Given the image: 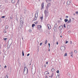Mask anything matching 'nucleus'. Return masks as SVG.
<instances>
[{"label": "nucleus", "mask_w": 78, "mask_h": 78, "mask_svg": "<svg viewBox=\"0 0 78 78\" xmlns=\"http://www.w3.org/2000/svg\"><path fill=\"white\" fill-rule=\"evenodd\" d=\"M23 20H24V19H23V18H20V24L21 25H23Z\"/></svg>", "instance_id": "1"}, {"label": "nucleus", "mask_w": 78, "mask_h": 78, "mask_svg": "<svg viewBox=\"0 0 78 78\" xmlns=\"http://www.w3.org/2000/svg\"><path fill=\"white\" fill-rule=\"evenodd\" d=\"M60 49L62 51H64L66 50V47L64 46H62L60 47Z\"/></svg>", "instance_id": "2"}, {"label": "nucleus", "mask_w": 78, "mask_h": 78, "mask_svg": "<svg viewBox=\"0 0 78 78\" xmlns=\"http://www.w3.org/2000/svg\"><path fill=\"white\" fill-rule=\"evenodd\" d=\"M23 73H25L26 72V73H28V68H27V67H25L24 69Z\"/></svg>", "instance_id": "3"}, {"label": "nucleus", "mask_w": 78, "mask_h": 78, "mask_svg": "<svg viewBox=\"0 0 78 78\" xmlns=\"http://www.w3.org/2000/svg\"><path fill=\"white\" fill-rule=\"evenodd\" d=\"M44 13L45 15V17L47 18V17L48 15V12L47 10H45L44 11Z\"/></svg>", "instance_id": "4"}, {"label": "nucleus", "mask_w": 78, "mask_h": 78, "mask_svg": "<svg viewBox=\"0 0 78 78\" xmlns=\"http://www.w3.org/2000/svg\"><path fill=\"white\" fill-rule=\"evenodd\" d=\"M39 12V11L37 10L35 14V18H37V17H38V13Z\"/></svg>", "instance_id": "5"}, {"label": "nucleus", "mask_w": 78, "mask_h": 78, "mask_svg": "<svg viewBox=\"0 0 78 78\" xmlns=\"http://www.w3.org/2000/svg\"><path fill=\"white\" fill-rule=\"evenodd\" d=\"M44 3L42 2V4L41 5V9H42L44 8Z\"/></svg>", "instance_id": "6"}, {"label": "nucleus", "mask_w": 78, "mask_h": 78, "mask_svg": "<svg viewBox=\"0 0 78 78\" xmlns=\"http://www.w3.org/2000/svg\"><path fill=\"white\" fill-rule=\"evenodd\" d=\"M37 28L38 29L40 30V29H41V28H42V26L38 25L37 26Z\"/></svg>", "instance_id": "7"}, {"label": "nucleus", "mask_w": 78, "mask_h": 78, "mask_svg": "<svg viewBox=\"0 0 78 78\" xmlns=\"http://www.w3.org/2000/svg\"><path fill=\"white\" fill-rule=\"evenodd\" d=\"M47 26L49 30H50V29H51V26L49 24H48Z\"/></svg>", "instance_id": "8"}, {"label": "nucleus", "mask_w": 78, "mask_h": 78, "mask_svg": "<svg viewBox=\"0 0 78 78\" xmlns=\"http://www.w3.org/2000/svg\"><path fill=\"white\" fill-rule=\"evenodd\" d=\"M16 2V0H11V3H14Z\"/></svg>", "instance_id": "9"}, {"label": "nucleus", "mask_w": 78, "mask_h": 78, "mask_svg": "<svg viewBox=\"0 0 78 78\" xmlns=\"http://www.w3.org/2000/svg\"><path fill=\"white\" fill-rule=\"evenodd\" d=\"M71 21H72L71 19H69L68 22H67V23H70V22H71Z\"/></svg>", "instance_id": "10"}, {"label": "nucleus", "mask_w": 78, "mask_h": 78, "mask_svg": "<svg viewBox=\"0 0 78 78\" xmlns=\"http://www.w3.org/2000/svg\"><path fill=\"white\" fill-rule=\"evenodd\" d=\"M69 54L71 55V56H72L73 55V52L71 51L69 52Z\"/></svg>", "instance_id": "11"}, {"label": "nucleus", "mask_w": 78, "mask_h": 78, "mask_svg": "<svg viewBox=\"0 0 78 78\" xmlns=\"http://www.w3.org/2000/svg\"><path fill=\"white\" fill-rule=\"evenodd\" d=\"M70 3V2L69 1H68L67 2V5H69Z\"/></svg>", "instance_id": "12"}, {"label": "nucleus", "mask_w": 78, "mask_h": 78, "mask_svg": "<svg viewBox=\"0 0 78 78\" xmlns=\"http://www.w3.org/2000/svg\"><path fill=\"white\" fill-rule=\"evenodd\" d=\"M8 28H9V26H8V25L6 26L5 27V28L6 29H8Z\"/></svg>", "instance_id": "13"}, {"label": "nucleus", "mask_w": 78, "mask_h": 78, "mask_svg": "<svg viewBox=\"0 0 78 78\" xmlns=\"http://www.w3.org/2000/svg\"><path fill=\"white\" fill-rule=\"evenodd\" d=\"M64 21L65 22H67L68 21V19H65L64 20Z\"/></svg>", "instance_id": "14"}, {"label": "nucleus", "mask_w": 78, "mask_h": 78, "mask_svg": "<svg viewBox=\"0 0 78 78\" xmlns=\"http://www.w3.org/2000/svg\"><path fill=\"white\" fill-rule=\"evenodd\" d=\"M50 5H51V4H50V3H48V7H49V6H50Z\"/></svg>", "instance_id": "15"}, {"label": "nucleus", "mask_w": 78, "mask_h": 78, "mask_svg": "<svg viewBox=\"0 0 78 78\" xmlns=\"http://www.w3.org/2000/svg\"><path fill=\"white\" fill-rule=\"evenodd\" d=\"M45 73H46V74H48H48H49V73L47 71H46L45 72Z\"/></svg>", "instance_id": "16"}, {"label": "nucleus", "mask_w": 78, "mask_h": 78, "mask_svg": "<svg viewBox=\"0 0 78 78\" xmlns=\"http://www.w3.org/2000/svg\"><path fill=\"white\" fill-rule=\"evenodd\" d=\"M22 54H23V56H24V53L23 52V50H22Z\"/></svg>", "instance_id": "17"}, {"label": "nucleus", "mask_w": 78, "mask_h": 78, "mask_svg": "<svg viewBox=\"0 0 78 78\" xmlns=\"http://www.w3.org/2000/svg\"><path fill=\"white\" fill-rule=\"evenodd\" d=\"M51 71H52V72H54V71H55V69H54L52 68L51 69Z\"/></svg>", "instance_id": "18"}, {"label": "nucleus", "mask_w": 78, "mask_h": 78, "mask_svg": "<svg viewBox=\"0 0 78 78\" xmlns=\"http://www.w3.org/2000/svg\"><path fill=\"white\" fill-rule=\"evenodd\" d=\"M34 26H35V24H32V27H34Z\"/></svg>", "instance_id": "19"}, {"label": "nucleus", "mask_w": 78, "mask_h": 78, "mask_svg": "<svg viewBox=\"0 0 78 78\" xmlns=\"http://www.w3.org/2000/svg\"><path fill=\"white\" fill-rule=\"evenodd\" d=\"M36 20H37V18H34L33 20L35 21Z\"/></svg>", "instance_id": "20"}, {"label": "nucleus", "mask_w": 78, "mask_h": 78, "mask_svg": "<svg viewBox=\"0 0 78 78\" xmlns=\"http://www.w3.org/2000/svg\"><path fill=\"white\" fill-rule=\"evenodd\" d=\"M60 78V76L58 75L56 77V78Z\"/></svg>", "instance_id": "21"}, {"label": "nucleus", "mask_w": 78, "mask_h": 78, "mask_svg": "<svg viewBox=\"0 0 78 78\" xmlns=\"http://www.w3.org/2000/svg\"><path fill=\"white\" fill-rule=\"evenodd\" d=\"M40 19L41 20H43V16L42 17H41Z\"/></svg>", "instance_id": "22"}, {"label": "nucleus", "mask_w": 78, "mask_h": 78, "mask_svg": "<svg viewBox=\"0 0 78 78\" xmlns=\"http://www.w3.org/2000/svg\"><path fill=\"white\" fill-rule=\"evenodd\" d=\"M35 24H37V23H38V21H36L34 23Z\"/></svg>", "instance_id": "23"}, {"label": "nucleus", "mask_w": 78, "mask_h": 78, "mask_svg": "<svg viewBox=\"0 0 78 78\" xmlns=\"http://www.w3.org/2000/svg\"><path fill=\"white\" fill-rule=\"evenodd\" d=\"M5 16H2L1 18H2V19H3L4 18H5Z\"/></svg>", "instance_id": "24"}, {"label": "nucleus", "mask_w": 78, "mask_h": 78, "mask_svg": "<svg viewBox=\"0 0 78 78\" xmlns=\"http://www.w3.org/2000/svg\"><path fill=\"white\" fill-rule=\"evenodd\" d=\"M63 27L65 28H66V24H64Z\"/></svg>", "instance_id": "25"}, {"label": "nucleus", "mask_w": 78, "mask_h": 78, "mask_svg": "<svg viewBox=\"0 0 78 78\" xmlns=\"http://www.w3.org/2000/svg\"><path fill=\"white\" fill-rule=\"evenodd\" d=\"M47 43V40H46L45 41V44H46Z\"/></svg>", "instance_id": "26"}, {"label": "nucleus", "mask_w": 78, "mask_h": 78, "mask_svg": "<svg viewBox=\"0 0 78 78\" xmlns=\"http://www.w3.org/2000/svg\"><path fill=\"white\" fill-rule=\"evenodd\" d=\"M54 26H55V27L56 28V27H57V24H55L54 25Z\"/></svg>", "instance_id": "27"}, {"label": "nucleus", "mask_w": 78, "mask_h": 78, "mask_svg": "<svg viewBox=\"0 0 78 78\" xmlns=\"http://www.w3.org/2000/svg\"><path fill=\"white\" fill-rule=\"evenodd\" d=\"M19 0H18V1L16 3V5H19Z\"/></svg>", "instance_id": "28"}, {"label": "nucleus", "mask_w": 78, "mask_h": 78, "mask_svg": "<svg viewBox=\"0 0 78 78\" xmlns=\"http://www.w3.org/2000/svg\"><path fill=\"white\" fill-rule=\"evenodd\" d=\"M74 52L75 53H77V51L76 50H75L74 51Z\"/></svg>", "instance_id": "29"}, {"label": "nucleus", "mask_w": 78, "mask_h": 78, "mask_svg": "<svg viewBox=\"0 0 78 78\" xmlns=\"http://www.w3.org/2000/svg\"><path fill=\"white\" fill-rule=\"evenodd\" d=\"M51 76L52 77H53V73H52L51 74Z\"/></svg>", "instance_id": "30"}, {"label": "nucleus", "mask_w": 78, "mask_h": 78, "mask_svg": "<svg viewBox=\"0 0 78 78\" xmlns=\"http://www.w3.org/2000/svg\"><path fill=\"white\" fill-rule=\"evenodd\" d=\"M49 1H48V0H46V2H47V3H48V2Z\"/></svg>", "instance_id": "31"}, {"label": "nucleus", "mask_w": 78, "mask_h": 78, "mask_svg": "<svg viewBox=\"0 0 78 78\" xmlns=\"http://www.w3.org/2000/svg\"><path fill=\"white\" fill-rule=\"evenodd\" d=\"M4 33H6V30H4Z\"/></svg>", "instance_id": "32"}, {"label": "nucleus", "mask_w": 78, "mask_h": 78, "mask_svg": "<svg viewBox=\"0 0 78 78\" xmlns=\"http://www.w3.org/2000/svg\"><path fill=\"white\" fill-rule=\"evenodd\" d=\"M59 70H58L56 72V73H59Z\"/></svg>", "instance_id": "33"}, {"label": "nucleus", "mask_w": 78, "mask_h": 78, "mask_svg": "<svg viewBox=\"0 0 78 78\" xmlns=\"http://www.w3.org/2000/svg\"><path fill=\"white\" fill-rule=\"evenodd\" d=\"M67 53H65V56H67Z\"/></svg>", "instance_id": "34"}, {"label": "nucleus", "mask_w": 78, "mask_h": 78, "mask_svg": "<svg viewBox=\"0 0 78 78\" xmlns=\"http://www.w3.org/2000/svg\"><path fill=\"white\" fill-rule=\"evenodd\" d=\"M46 64H45L44 65V67H46Z\"/></svg>", "instance_id": "35"}, {"label": "nucleus", "mask_w": 78, "mask_h": 78, "mask_svg": "<svg viewBox=\"0 0 78 78\" xmlns=\"http://www.w3.org/2000/svg\"><path fill=\"white\" fill-rule=\"evenodd\" d=\"M59 30H62V28H58Z\"/></svg>", "instance_id": "36"}, {"label": "nucleus", "mask_w": 78, "mask_h": 78, "mask_svg": "<svg viewBox=\"0 0 78 78\" xmlns=\"http://www.w3.org/2000/svg\"><path fill=\"white\" fill-rule=\"evenodd\" d=\"M48 45L49 46V47L50 48V43H48Z\"/></svg>", "instance_id": "37"}, {"label": "nucleus", "mask_w": 78, "mask_h": 78, "mask_svg": "<svg viewBox=\"0 0 78 78\" xmlns=\"http://www.w3.org/2000/svg\"><path fill=\"white\" fill-rule=\"evenodd\" d=\"M5 78H8V76H7V75H6L5 76Z\"/></svg>", "instance_id": "38"}, {"label": "nucleus", "mask_w": 78, "mask_h": 78, "mask_svg": "<svg viewBox=\"0 0 78 78\" xmlns=\"http://www.w3.org/2000/svg\"><path fill=\"white\" fill-rule=\"evenodd\" d=\"M29 32H31V29H30L29 30Z\"/></svg>", "instance_id": "39"}, {"label": "nucleus", "mask_w": 78, "mask_h": 78, "mask_svg": "<svg viewBox=\"0 0 78 78\" xmlns=\"http://www.w3.org/2000/svg\"><path fill=\"white\" fill-rule=\"evenodd\" d=\"M42 45V43H40V45Z\"/></svg>", "instance_id": "40"}, {"label": "nucleus", "mask_w": 78, "mask_h": 78, "mask_svg": "<svg viewBox=\"0 0 78 78\" xmlns=\"http://www.w3.org/2000/svg\"><path fill=\"white\" fill-rule=\"evenodd\" d=\"M68 43V41H66V44H67Z\"/></svg>", "instance_id": "41"}, {"label": "nucleus", "mask_w": 78, "mask_h": 78, "mask_svg": "<svg viewBox=\"0 0 78 78\" xmlns=\"http://www.w3.org/2000/svg\"><path fill=\"white\" fill-rule=\"evenodd\" d=\"M57 75L58 76H60V74H59V73Z\"/></svg>", "instance_id": "42"}, {"label": "nucleus", "mask_w": 78, "mask_h": 78, "mask_svg": "<svg viewBox=\"0 0 78 78\" xmlns=\"http://www.w3.org/2000/svg\"><path fill=\"white\" fill-rule=\"evenodd\" d=\"M10 19L11 20L12 19V17H10Z\"/></svg>", "instance_id": "43"}, {"label": "nucleus", "mask_w": 78, "mask_h": 78, "mask_svg": "<svg viewBox=\"0 0 78 78\" xmlns=\"http://www.w3.org/2000/svg\"><path fill=\"white\" fill-rule=\"evenodd\" d=\"M4 68L5 69H6V66H4Z\"/></svg>", "instance_id": "44"}, {"label": "nucleus", "mask_w": 78, "mask_h": 78, "mask_svg": "<svg viewBox=\"0 0 78 78\" xmlns=\"http://www.w3.org/2000/svg\"><path fill=\"white\" fill-rule=\"evenodd\" d=\"M66 18H69V16H66Z\"/></svg>", "instance_id": "45"}, {"label": "nucleus", "mask_w": 78, "mask_h": 78, "mask_svg": "<svg viewBox=\"0 0 78 78\" xmlns=\"http://www.w3.org/2000/svg\"><path fill=\"white\" fill-rule=\"evenodd\" d=\"M76 14H78V12H76Z\"/></svg>", "instance_id": "46"}, {"label": "nucleus", "mask_w": 78, "mask_h": 78, "mask_svg": "<svg viewBox=\"0 0 78 78\" xmlns=\"http://www.w3.org/2000/svg\"><path fill=\"white\" fill-rule=\"evenodd\" d=\"M30 55V54H28L27 55V56H28Z\"/></svg>", "instance_id": "47"}, {"label": "nucleus", "mask_w": 78, "mask_h": 78, "mask_svg": "<svg viewBox=\"0 0 78 78\" xmlns=\"http://www.w3.org/2000/svg\"><path fill=\"white\" fill-rule=\"evenodd\" d=\"M6 39H7V38H5L4 39V41H6Z\"/></svg>", "instance_id": "48"}, {"label": "nucleus", "mask_w": 78, "mask_h": 78, "mask_svg": "<svg viewBox=\"0 0 78 78\" xmlns=\"http://www.w3.org/2000/svg\"><path fill=\"white\" fill-rule=\"evenodd\" d=\"M48 62H46V64L48 65Z\"/></svg>", "instance_id": "49"}, {"label": "nucleus", "mask_w": 78, "mask_h": 78, "mask_svg": "<svg viewBox=\"0 0 78 78\" xmlns=\"http://www.w3.org/2000/svg\"><path fill=\"white\" fill-rule=\"evenodd\" d=\"M56 44H57V45H58V42H56Z\"/></svg>", "instance_id": "50"}, {"label": "nucleus", "mask_w": 78, "mask_h": 78, "mask_svg": "<svg viewBox=\"0 0 78 78\" xmlns=\"http://www.w3.org/2000/svg\"><path fill=\"white\" fill-rule=\"evenodd\" d=\"M68 33H70V31H68Z\"/></svg>", "instance_id": "51"}, {"label": "nucleus", "mask_w": 78, "mask_h": 78, "mask_svg": "<svg viewBox=\"0 0 78 78\" xmlns=\"http://www.w3.org/2000/svg\"><path fill=\"white\" fill-rule=\"evenodd\" d=\"M49 77H50V78H52V77H51V76H49Z\"/></svg>", "instance_id": "52"}, {"label": "nucleus", "mask_w": 78, "mask_h": 78, "mask_svg": "<svg viewBox=\"0 0 78 78\" xmlns=\"http://www.w3.org/2000/svg\"><path fill=\"white\" fill-rule=\"evenodd\" d=\"M48 77H47V76H45V78H48Z\"/></svg>", "instance_id": "53"}, {"label": "nucleus", "mask_w": 78, "mask_h": 78, "mask_svg": "<svg viewBox=\"0 0 78 78\" xmlns=\"http://www.w3.org/2000/svg\"><path fill=\"white\" fill-rule=\"evenodd\" d=\"M70 42H71V43H70L71 44H72V41H71Z\"/></svg>", "instance_id": "54"}, {"label": "nucleus", "mask_w": 78, "mask_h": 78, "mask_svg": "<svg viewBox=\"0 0 78 78\" xmlns=\"http://www.w3.org/2000/svg\"><path fill=\"white\" fill-rule=\"evenodd\" d=\"M61 28V26H59V27L58 28Z\"/></svg>", "instance_id": "55"}, {"label": "nucleus", "mask_w": 78, "mask_h": 78, "mask_svg": "<svg viewBox=\"0 0 78 78\" xmlns=\"http://www.w3.org/2000/svg\"><path fill=\"white\" fill-rule=\"evenodd\" d=\"M54 31H55V28H54Z\"/></svg>", "instance_id": "56"}, {"label": "nucleus", "mask_w": 78, "mask_h": 78, "mask_svg": "<svg viewBox=\"0 0 78 78\" xmlns=\"http://www.w3.org/2000/svg\"><path fill=\"white\" fill-rule=\"evenodd\" d=\"M72 18V19H74V18Z\"/></svg>", "instance_id": "57"}, {"label": "nucleus", "mask_w": 78, "mask_h": 78, "mask_svg": "<svg viewBox=\"0 0 78 78\" xmlns=\"http://www.w3.org/2000/svg\"><path fill=\"white\" fill-rule=\"evenodd\" d=\"M11 17H12V15H11Z\"/></svg>", "instance_id": "58"}, {"label": "nucleus", "mask_w": 78, "mask_h": 78, "mask_svg": "<svg viewBox=\"0 0 78 78\" xmlns=\"http://www.w3.org/2000/svg\"><path fill=\"white\" fill-rule=\"evenodd\" d=\"M60 37H62V36H60Z\"/></svg>", "instance_id": "59"}, {"label": "nucleus", "mask_w": 78, "mask_h": 78, "mask_svg": "<svg viewBox=\"0 0 78 78\" xmlns=\"http://www.w3.org/2000/svg\"><path fill=\"white\" fill-rule=\"evenodd\" d=\"M49 1H51V0H49Z\"/></svg>", "instance_id": "60"}, {"label": "nucleus", "mask_w": 78, "mask_h": 78, "mask_svg": "<svg viewBox=\"0 0 78 78\" xmlns=\"http://www.w3.org/2000/svg\"><path fill=\"white\" fill-rule=\"evenodd\" d=\"M1 53V52L0 51V55Z\"/></svg>", "instance_id": "61"}, {"label": "nucleus", "mask_w": 78, "mask_h": 78, "mask_svg": "<svg viewBox=\"0 0 78 78\" xmlns=\"http://www.w3.org/2000/svg\"><path fill=\"white\" fill-rule=\"evenodd\" d=\"M48 51H50V49H49V50H48Z\"/></svg>", "instance_id": "62"}, {"label": "nucleus", "mask_w": 78, "mask_h": 78, "mask_svg": "<svg viewBox=\"0 0 78 78\" xmlns=\"http://www.w3.org/2000/svg\"><path fill=\"white\" fill-rule=\"evenodd\" d=\"M1 66L0 65V66Z\"/></svg>", "instance_id": "63"}, {"label": "nucleus", "mask_w": 78, "mask_h": 78, "mask_svg": "<svg viewBox=\"0 0 78 78\" xmlns=\"http://www.w3.org/2000/svg\"><path fill=\"white\" fill-rule=\"evenodd\" d=\"M69 27V26H67V27Z\"/></svg>", "instance_id": "64"}]
</instances>
